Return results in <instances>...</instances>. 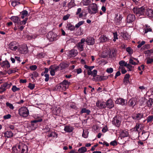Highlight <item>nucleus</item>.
<instances>
[{"label": "nucleus", "instance_id": "f257e3e1", "mask_svg": "<svg viewBox=\"0 0 153 153\" xmlns=\"http://www.w3.org/2000/svg\"><path fill=\"white\" fill-rule=\"evenodd\" d=\"M145 7L142 6L139 7H135L133 9V13L137 16H144L145 13Z\"/></svg>", "mask_w": 153, "mask_h": 153}, {"label": "nucleus", "instance_id": "f03ea898", "mask_svg": "<svg viewBox=\"0 0 153 153\" xmlns=\"http://www.w3.org/2000/svg\"><path fill=\"white\" fill-rule=\"evenodd\" d=\"M19 113L20 115L24 117H26L28 116L29 112L26 107H22L19 109Z\"/></svg>", "mask_w": 153, "mask_h": 153}, {"label": "nucleus", "instance_id": "7ed1b4c3", "mask_svg": "<svg viewBox=\"0 0 153 153\" xmlns=\"http://www.w3.org/2000/svg\"><path fill=\"white\" fill-rule=\"evenodd\" d=\"M91 8H88V13L91 14H94L98 12V7L95 3H92L91 6Z\"/></svg>", "mask_w": 153, "mask_h": 153}, {"label": "nucleus", "instance_id": "20e7f679", "mask_svg": "<svg viewBox=\"0 0 153 153\" xmlns=\"http://www.w3.org/2000/svg\"><path fill=\"white\" fill-rule=\"evenodd\" d=\"M58 36L53 32H49L47 35V38L49 42H52L58 39Z\"/></svg>", "mask_w": 153, "mask_h": 153}, {"label": "nucleus", "instance_id": "39448f33", "mask_svg": "<svg viewBox=\"0 0 153 153\" xmlns=\"http://www.w3.org/2000/svg\"><path fill=\"white\" fill-rule=\"evenodd\" d=\"M121 121V117L119 116H116L113 118L112 123L114 126L118 127L120 125Z\"/></svg>", "mask_w": 153, "mask_h": 153}, {"label": "nucleus", "instance_id": "423d86ee", "mask_svg": "<svg viewBox=\"0 0 153 153\" xmlns=\"http://www.w3.org/2000/svg\"><path fill=\"white\" fill-rule=\"evenodd\" d=\"M12 85L10 82H5L1 85L0 87V93L5 91L7 89L9 88Z\"/></svg>", "mask_w": 153, "mask_h": 153}, {"label": "nucleus", "instance_id": "0eeeda50", "mask_svg": "<svg viewBox=\"0 0 153 153\" xmlns=\"http://www.w3.org/2000/svg\"><path fill=\"white\" fill-rule=\"evenodd\" d=\"M135 19V17L134 15L133 14H129L127 16L126 19V25L131 24L133 25Z\"/></svg>", "mask_w": 153, "mask_h": 153}, {"label": "nucleus", "instance_id": "6e6552de", "mask_svg": "<svg viewBox=\"0 0 153 153\" xmlns=\"http://www.w3.org/2000/svg\"><path fill=\"white\" fill-rule=\"evenodd\" d=\"M42 120L41 118L39 119H36L31 121L30 122V127L32 130H34L38 126V123Z\"/></svg>", "mask_w": 153, "mask_h": 153}, {"label": "nucleus", "instance_id": "1a4fd4ad", "mask_svg": "<svg viewBox=\"0 0 153 153\" xmlns=\"http://www.w3.org/2000/svg\"><path fill=\"white\" fill-rule=\"evenodd\" d=\"M59 68L58 65H51L49 68L50 70V73L51 75L52 76H54L55 75L56 72L57 71Z\"/></svg>", "mask_w": 153, "mask_h": 153}, {"label": "nucleus", "instance_id": "9d476101", "mask_svg": "<svg viewBox=\"0 0 153 153\" xmlns=\"http://www.w3.org/2000/svg\"><path fill=\"white\" fill-rule=\"evenodd\" d=\"M141 134H140V132L138 131V137H140L141 139L143 140H146L149 135V133L148 132H145L144 130L141 131Z\"/></svg>", "mask_w": 153, "mask_h": 153}, {"label": "nucleus", "instance_id": "9b49d317", "mask_svg": "<svg viewBox=\"0 0 153 153\" xmlns=\"http://www.w3.org/2000/svg\"><path fill=\"white\" fill-rule=\"evenodd\" d=\"M19 45L16 41L11 42L9 45V48L12 51H16L18 49Z\"/></svg>", "mask_w": 153, "mask_h": 153}, {"label": "nucleus", "instance_id": "f8f14e48", "mask_svg": "<svg viewBox=\"0 0 153 153\" xmlns=\"http://www.w3.org/2000/svg\"><path fill=\"white\" fill-rule=\"evenodd\" d=\"M146 116V115L144 116V114L143 113H135L132 116V118L134 120H139L141 119Z\"/></svg>", "mask_w": 153, "mask_h": 153}, {"label": "nucleus", "instance_id": "ddd939ff", "mask_svg": "<svg viewBox=\"0 0 153 153\" xmlns=\"http://www.w3.org/2000/svg\"><path fill=\"white\" fill-rule=\"evenodd\" d=\"M20 53L22 54H26L28 52V48L26 45L21 46L18 49Z\"/></svg>", "mask_w": 153, "mask_h": 153}, {"label": "nucleus", "instance_id": "4468645a", "mask_svg": "<svg viewBox=\"0 0 153 153\" xmlns=\"http://www.w3.org/2000/svg\"><path fill=\"white\" fill-rule=\"evenodd\" d=\"M86 42L88 45H93L95 43V39L92 37H88L86 39Z\"/></svg>", "mask_w": 153, "mask_h": 153}, {"label": "nucleus", "instance_id": "2eb2a0df", "mask_svg": "<svg viewBox=\"0 0 153 153\" xmlns=\"http://www.w3.org/2000/svg\"><path fill=\"white\" fill-rule=\"evenodd\" d=\"M96 106L100 108H105V102L99 100H98L97 102Z\"/></svg>", "mask_w": 153, "mask_h": 153}, {"label": "nucleus", "instance_id": "dca6fc26", "mask_svg": "<svg viewBox=\"0 0 153 153\" xmlns=\"http://www.w3.org/2000/svg\"><path fill=\"white\" fill-rule=\"evenodd\" d=\"M145 14L149 18H153V10L148 8L145 10Z\"/></svg>", "mask_w": 153, "mask_h": 153}, {"label": "nucleus", "instance_id": "f3484780", "mask_svg": "<svg viewBox=\"0 0 153 153\" xmlns=\"http://www.w3.org/2000/svg\"><path fill=\"white\" fill-rule=\"evenodd\" d=\"M1 67L5 69H8L10 67L9 62L7 60L3 61L1 64Z\"/></svg>", "mask_w": 153, "mask_h": 153}, {"label": "nucleus", "instance_id": "a211bd4d", "mask_svg": "<svg viewBox=\"0 0 153 153\" xmlns=\"http://www.w3.org/2000/svg\"><path fill=\"white\" fill-rule=\"evenodd\" d=\"M105 107H107L109 108H111L114 106V102L111 99H109L105 102Z\"/></svg>", "mask_w": 153, "mask_h": 153}, {"label": "nucleus", "instance_id": "6ab92c4d", "mask_svg": "<svg viewBox=\"0 0 153 153\" xmlns=\"http://www.w3.org/2000/svg\"><path fill=\"white\" fill-rule=\"evenodd\" d=\"M109 40L108 37L106 35H102L99 38V40L101 43L106 42Z\"/></svg>", "mask_w": 153, "mask_h": 153}, {"label": "nucleus", "instance_id": "aec40b11", "mask_svg": "<svg viewBox=\"0 0 153 153\" xmlns=\"http://www.w3.org/2000/svg\"><path fill=\"white\" fill-rule=\"evenodd\" d=\"M87 70L88 75L93 76L94 78V79L95 77L97 74V71L96 70H94L92 71H89L88 69Z\"/></svg>", "mask_w": 153, "mask_h": 153}, {"label": "nucleus", "instance_id": "412c9836", "mask_svg": "<svg viewBox=\"0 0 153 153\" xmlns=\"http://www.w3.org/2000/svg\"><path fill=\"white\" fill-rule=\"evenodd\" d=\"M60 83L61 85H62V86L63 88L64 87L65 89L68 88L69 85L71 84L70 82L65 79Z\"/></svg>", "mask_w": 153, "mask_h": 153}, {"label": "nucleus", "instance_id": "4be33fe9", "mask_svg": "<svg viewBox=\"0 0 153 153\" xmlns=\"http://www.w3.org/2000/svg\"><path fill=\"white\" fill-rule=\"evenodd\" d=\"M69 65V64L66 62H62L58 66L59 68H60L62 70L68 68Z\"/></svg>", "mask_w": 153, "mask_h": 153}, {"label": "nucleus", "instance_id": "5701e85b", "mask_svg": "<svg viewBox=\"0 0 153 153\" xmlns=\"http://www.w3.org/2000/svg\"><path fill=\"white\" fill-rule=\"evenodd\" d=\"M120 135L123 137H127L128 135V133L126 130H122L120 131Z\"/></svg>", "mask_w": 153, "mask_h": 153}, {"label": "nucleus", "instance_id": "b1692460", "mask_svg": "<svg viewBox=\"0 0 153 153\" xmlns=\"http://www.w3.org/2000/svg\"><path fill=\"white\" fill-rule=\"evenodd\" d=\"M78 52L77 50L75 49H73L70 51L69 53L70 56V57H74L76 56Z\"/></svg>", "mask_w": 153, "mask_h": 153}, {"label": "nucleus", "instance_id": "393cba45", "mask_svg": "<svg viewBox=\"0 0 153 153\" xmlns=\"http://www.w3.org/2000/svg\"><path fill=\"white\" fill-rule=\"evenodd\" d=\"M10 19L15 23H16L17 25L20 21L19 17L16 16H12Z\"/></svg>", "mask_w": 153, "mask_h": 153}, {"label": "nucleus", "instance_id": "a878e982", "mask_svg": "<svg viewBox=\"0 0 153 153\" xmlns=\"http://www.w3.org/2000/svg\"><path fill=\"white\" fill-rule=\"evenodd\" d=\"M47 136L48 137H52L53 138H56L57 137V134L55 132L52 131L49 132Z\"/></svg>", "mask_w": 153, "mask_h": 153}, {"label": "nucleus", "instance_id": "bb28decb", "mask_svg": "<svg viewBox=\"0 0 153 153\" xmlns=\"http://www.w3.org/2000/svg\"><path fill=\"white\" fill-rule=\"evenodd\" d=\"M53 113L56 115H58L61 112V109L59 107H56L52 111Z\"/></svg>", "mask_w": 153, "mask_h": 153}, {"label": "nucleus", "instance_id": "cd10ccee", "mask_svg": "<svg viewBox=\"0 0 153 153\" xmlns=\"http://www.w3.org/2000/svg\"><path fill=\"white\" fill-rule=\"evenodd\" d=\"M5 137L10 138L13 136V134L11 131H7L4 133Z\"/></svg>", "mask_w": 153, "mask_h": 153}, {"label": "nucleus", "instance_id": "c85d7f7f", "mask_svg": "<svg viewBox=\"0 0 153 153\" xmlns=\"http://www.w3.org/2000/svg\"><path fill=\"white\" fill-rule=\"evenodd\" d=\"M130 77V75L129 74H126L123 79V82L127 83L129 82V79Z\"/></svg>", "mask_w": 153, "mask_h": 153}, {"label": "nucleus", "instance_id": "c756f323", "mask_svg": "<svg viewBox=\"0 0 153 153\" xmlns=\"http://www.w3.org/2000/svg\"><path fill=\"white\" fill-rule=\"evenodd\" d=\"M27 149L28 148L27 146L25 144L22 145L21 153H26L27 152Z\"/></svg>", "mask_w": 153, "mask_h": 153}, {"label": "nucleus", "instance_id": "7c9ffc66", "mask_svg": "<svg viewBox=\"0 0 153 153\" xmlns=\"http://www.w3.org/2000/svg\"><path fill=\"white\" fill-rule=\"evenodd\" d=\"M21 17L23 19L25 17L27 16L28 15V12L26 10H24L22 11L21 13Z\"/></svg>", "mask_w": 153, "mask_h": 153}, {"label": "nucleus", "instance_id": "2f4dec72", "mask_svg": "<svg viewBox=\"0 0 153 153\" xmlns=\"http://www.w3.org/2000/svg\"><path fill=\"white\" fill-rule=\"evenodd\" d=\"M73 128L72 127L69 126H66L64 128V130L67 132H71L73 130Z\"/></svg>", "mask_w": 153, "mask_h": 153}, {"label": "nucleus", "instance_id": "473e14b6", "mask_svg": "<svg viewBox=\"0 0 153 153\" xmlns=\"http://www.w3.org/2000/svg\"><path fill=\"white\" fill-rule=\"evenodd\" d=\"M75 5L74 0H71L70 2L68 4V6L69 8H71Z\"/></svg>", "mask_w": 153, "mask_h": 153}, {"label": "nucleus", "instance_id": "72a5a7b5", "mask_svg": "<svg viewBox=\"0 0 153 153\" xmlns=\"http://www.w3.org/2000/svg\"><path fill=\"white\" fill-rule=\"evenodd\" d=\"M145 31V33H147L149 32H152V29L151 27H150V26H148V25H146V27L144 29Z\"/></svg>", "mask_w": 153, "mask_h": 153}, {"label": "nucleus", "instance_id": "f704fd0d", "mask_svg": "<svg viewBox=\"0 0 153 153\" xmlns=\"http://www.w3.org/2000/svg\"><path fill=\"white\" fill-rule=\"evenodd\" d=\"M78 151L80 153H84L87 151V149L85 147H82L79 149Z\"/></svg>", "mask_w": 153, "mask_h": 153}, {"label": "nucleus", "instance_id": "c9c22d12", "mask_svg": "<svg viewBox=\"0 0 153 153\" xmlns=\"http://www.w3.org/2000/svg\"><path fill=\"white\" fill-rule=\"evenodd\" d=\"M117 103H118L119 104L123 105L125 104V100L122 98H119L116 101Z\"/></svg>", "mask_w": 153, "mask_h": 153}, {"label": "nucleus", "instance_id": "e433bc0d", "mask_svg": "<svg viewBox=\"0 0 153 153\" xmlns=\"http://www.w3.org/2000/svg\"><path fill=\"white\" fill-rule=\"evenodd\" d=\"M91 112V111L88 109H86L85 108H83L80 111L81 114L83 113H86L88 115Z\"/></svg>", "mask_w": 153, "mask_h": 153}, {"label": "nucleus", "instance_id": "4c0bfd02", "mask_svg": "<svg viewBox=\"0 0 153 153\" xmlns=\"http://www.w3.org/2000/svg\"><path fill=\"white\" fill-rule=\"evenodd\" d=\"M91 3V0H83L82 4L83 5L88 6Z\"/></svg>", "mask_w": 153, "mask_h": 153}, {"label": "nucleus", "instance_id": "58836bf2", "mask_svg": "<svg viewBox=\"0 0 153 153\" xmlns=\"http://www.w3.org/2000/svg\"><path fill=\"white\" fill-rule=\"evenodd\" d=\"M117 52V50L115 49H113L111 50L110 54L111 55H112L113 57H115L116 56Z\"/></svg>", "mask_w": 153, "mask_h": 153}, {"label": "nucleus", "instance_id": "ea45409f", "mask_svg": "<svg viewBox=\"0 0 153 153\" xmlns=\"http://www.w3.org/2000/svg\"><path fill=\"white\" fill-rule=\"evenodd\" d=\"M28 19V18H26L24 19H23L22 21H20V20L18 24V25H25L26 22L27 21Z\"/></svg>", "mask_w": 153, "mask_h": 153}, {"label": "nucleus", "instance_id": "a19ab883", "mask_svg": "<svg viewBox=\"0 0 153 153\" xmlns=\"http://www.w3.org/2000/svg\"><path fill=\"white\" fill-rule=\"evenodd\" d=\"M146 120L147 123L152 122L153 120V116L149 115L146 118Z\"/></svg>", "mask_w": 153, "mask_h": 153}, {"label": "nucleus", "instance_id": "79ce46f5", "mask_svg": "<svg viewBox=\"0 0 153 153\" xmlns=\"http://www.w3.org/2000/svg\"><path fill=\"white\" fill-rule=\"evenodd\" d=\"M83 44H82L79 43H78L77 45V47L78 48V49L81 51H82L83 50Z\"/></svg>", "mask_w": 153, "mask_h": 153}, {"label": "nucleus", "instance_id": "37998d69", "mask_svg": "<svg viewBox=\"0 0 153 153\" xmlns=\"http://www.w3.org/2000/svg\"><path fill=\"white\" fill-rule=\"evenodd\" d=\"M153 103V99L150 98L149 100L147 102V106L150 107Z\"/></svg>", "mask_w": 153, "mask_h": 153}, {"label": "nucleus", "instance_id": "c03bdc74", "mask_svg": "<svg viewBox=\"0 0 153 153\" xmlns=\"http://www.w3.org/2000/svg\"><path fill=\"white\" fill-rule=\"evenodd\" d=\"M122 35L123 37L125 40H127L129 39V36L127 33H123Z\"/></svg>", "mask_w": 153, "mask_h": 153}, {"label": "nucleus", "instance_id": "a18cd8bd", "mask_svg": "<svg viewBox=\"0 0 153 153\" xmlns=\"http://www.w3.org/2000/svg\"><path fill=\"white\" fill-rule=\"evenodd\" d=\"M88 131L87 130H83L82 136L85 138H86L88 137Z\"/></svg>", "mask_w": 153, "mask_h": 153}, {"label": "nucleus", "instance_id": "49530a36", "mask_svg": "<svg viewBox=\"0 0 153 153\" xmlns=\"http://www.w3.org/2000/svg\"><path fill=\"white\" fill-rule=\"evenodd\" d=\"M140 128V130L141 129V127H140V124L138 123H137L136 124L134 128V130L135 131H138V129Z\"/></svg>", "mask_w": 153, "mask_h": 153}, {"label": "nucleus", "instance_id": "de8ad7c7", "mask_svg": "<svg viewBox=\"0 0 153 153\" xmlns=\"http://www.w3.org/2000/svg\"><path fill=\"white\" fill-rule=\"evenodd\" d=\"M84 68H86L87 69H88L89 71H91L93 69V68H94V66H88L86 65H84Z\"/></svg>", "mask_w": 153, "mask_h": 153}, {"label": "nucleus", "instance_id": "09e8293b", "mask_svg": "<svg viewBox=\"0 0 153 153\" xmlns=\"http://www.w3.org/2000/svg\"><path fill=\"white\" fill-rule=\"evenodd\" d=\"M126 51L130 55H131L133 53V50L130 47L127 48L126 49Z\"/></svg>", "mask_w": 153, "mask_h": 153}, {"label": "nucleus", "instance_id": "8fccbe9b", "mask_svg": "<svg viewBox=\"0 0 153 153\" xmlns=\"http://www.w3.org/2000/svg\"><path fill=\"white\" fill-rule=\"evenodd\" d=\"M12 90L13 92H15L16 91L20 90V88L17 87L15 85H13L12 87Z\"/></svg>", "mask_w": 153, "mask_h": 153}, {"label": "nucleus", "instance_id": "3c124183", "mask_svg": "<svg viewBox=\"0 0 153 153\" xmlns=\"http://www.w3.org/2000/svg\"><path fill=\"white\" fill-rule=\"evenodd\" d=\"M76 27L74 26L71 24H69L68 27V29L70 30L71 31H74L75 28Z\"/></svg>", "mask_w": 153, "mask_h": 153}, {"label": "nucleus", "instance_id": "603ef678", "mask_svg": "<svg viewBox=\"0 0 153 153\" xmlns=\"http://www.w3.org/2000/svg\"><path fill=\"white\" fill-rule=\"evenodd\" d=\"M95 80L98 82H100L102 81V79L101 78V76L97 75L95 77Z\"/></svg>", "mask_w": 153, "mask_h": 153}, {"label": "nucleus", "instance_id": "864d4df0", "mask_svg": "<svg viewBox=\"0 0 153 153\" xmlns=\"http://www.w3.org/2000/svg\"><path fill=\"white\" fill-rule=\"evenodd\" d=\"M114 36V39H113V41L114 42H115L116 39H118V35L117 32H115L114 33H113Z\"/></svg>", "mask_w": 153, "mask_h": 153}, {"label": "nucleus", "instance_id": "5fc2aeb1", "mask_svg": "<svg viewBox=\"0 0 153 153\" xmlns=\"http://www.w3.org/2000/svg\"><path fill=\"white\" fill-rule=\"evenodd\" d=\"M84 22V21H83L79 22L78 23L75 25V27L76 28H78L80 26L83 25Z\"/></svg>", "mask_w": 153, "mask_h": 153}, {"label": "nucleus", "instance_id": "6e6d98bb", "mask_svg": "<svg viewBox=\"0 0 153 153\" xmlns=\"http://www.w3.org/2000/svg\"><path fill=\"white\" fill-rule=\"evenodd\" d=\"M124 66L126 67L127 68L129 69V71H131V68L132 66L129 64H127L126 63V64H125Z\"/></svg>", "mask_w": 153, "mask_h": 153}, {"label": "nucleus", "instance_id": "4d7b16f0", "mask_svg": "<svg viewBox=\"0 0 153 153\" xmlns=\"http://www.w3.org/2000/svg\"><path fill=\"white\" fill-rule=\"evenodd\" d=\"M6 105L7 106L9 107L11 109H13L14 108L13 105L8 102H7L6 103Z\"/></svg>", "mask_w": 153, "mask_h": 153}, {"label": "nucleus", "instance_id": "13d9d810", "mask_svg": "<svg viewBox=\"0 0 153 153\" xmlns=\"http://www.w3.org/2000/svg\"><path fill=\"white\" fill-rule=\"evenodd\" d=\"M150 45L149 44H147L144 45L143 46L142 48L143 49H149L150 48Z\"/></svg>", "mask_w": 153, "mask_h": 153}, {"label": "nucleus", "instance_id": "bf43d9fd", "mask_svg": "<svg viewBox=\"0 0 153 153\" xmlns=\"http://www.w3.org/2000/svg\"><path fill=\"white\" fill-rule=\"evenodd\" d=\"M106 71L108 74H111L113 72V68H108L106 70Z\"/></svg>", "mask_w": 153, "mask_h": 153}, {"label": "nucleus", "instance_id": "052dcab7", "mask_svg": "<svg viewBox=\"0 0 153 153\" xmlns=\"http://www.w3.org/2000/svg\"><path fill=\"white\" fill-rule=\"evenodd\" d=\"M28 87L30 89L32 90L35 87V85L34 84L30 83L29 84Z\"/></svg>", "mask_w": 153, "mask_h": 153}, {"label": "nucleus", "instance_id": "680f3d73", "mask_svg": "<svg viewBox=\"0 0 153 153\" xmlns=\"http://www.w3.org/2000/svg\"><path fill=\"white\" fill-rule=\"evenodd\" d=\"M129 63L133 65H137L138 63L134 61L133 59H132L131 58L129 59Z\"/></svg>", "mask_w": 153, "mask_h": 153}, {"label": "nucleus", "instance_id": "e2e57ef3", "mask_svg": "<svg viewBox=\"0 0 153 153\" xmlns=\"http://www.w3.org/2000/svg\"><path fill=\"white\" fill-rule=\"evenodd\" d=\"M70 16V14H68L65 15L63 17V20L64 21L67 20L68 19Z\"/></svg>", "mask_w": 153, "mask_h": 153}, {"label": "nucleus", "instance_id": "0e129e2a", "mask_svg": "<svg viewBox=\"0 0 153 153\" xmlns=\"http://www.w3.org/2000/svg\"><path fill=\"white\" fill-rule=\"evenodd\" d=\"M30 68L31 70L34 71L36 69L37 67L36 65H32L30 66Z\"/></svg>", "mask_w": 153, "mask_h": 153}, {"label": "nucleus", "instance_id": "69168bd1", "mask_svg": "<svg viewBox=\"0 0 153 153\" xmlns=\"http://www.w3.org/2000/svg\"><path fill=\"white\" fill-rule=\"evenodd\" d=\"M18 29L20 31H22V30L25 26L23 25H18Z\"/></svg>", "mask_w": 153, "mask_h": 153}, {"label": "nucleus", "instance_id": "338daca9", "mask_svg": "<svg viewBox=\"0 0 153 153\" xmlns=\"http://www.w3.org/2000/svg\"><path fill=\"white\" fill-rule=\"evenodd\" d=\"M45 54L43 53H39L37 54V56L39 58H42L44 57Z\"/></svg>", "mask_w": 153, "mask_h": 153}, {"label": "nucleus", "instance_id": "774afa93", "mask_svg": "<svg viewBox=\"0 0 153 153\" xmlns=\"http://www.w3.org/2000/svg\"><path fill=\"white\" fill-rule=\"evenodd\" d=\"M153 62V59H151L150 58H149L146 62V63L147 64H151Z\"/></svg>", "mask_w": 153, "mask_h": 153}]
</instances>
